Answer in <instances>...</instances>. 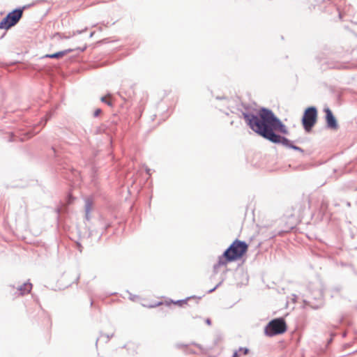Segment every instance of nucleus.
Segmentation results:
<instances>
[{
    "mask_svg": "<svg viewBox=\"0 0 357 357\" xmlns=\"http://www.w3.org/2000/svg\"><path fill=\"white\" fill-rule=\"evenodd\" d=\"M243 116L250 129L259 135L271 142L280 143L286 146L298 149V147L293 146L288 139L274 132V131H278L283 134H288V130L271 110L262 108L259 111L258 115L243 113Z\"/></svg>",
    "mask_w": 357,
    "mask_h": 357,
    "instance_id": "nucleus-1",
    "label": "nucleus"
},
{
    "mask_svg": "<svg viewBox=\"0 0 357 357\" xmlns=\"http://www.w3.org/2000/svg\"><path fill=\"white\" fill-rule=\"evenodd\" d=\"M248 250V245L240 240H235L218 259V266L241 259Z\"/></svg>",
    "mask_w": 357,
    "mask_h": 357,
    "instance_id": "nucleus-2",
    "label": "nucleus"
},
{
    "mask_svg": "<svg viewBox=\"0 0 357 357\" xmlns=\"http://www.w3.org/2000/svg\"><path fill=\"white\" fill-rule=\"evenodd\" d=\"M286 322L282 318H278L271 321L264 329V333L269 337L282 334L287 331Z\"/></svg>",
    "mask_w": 357,
    "mask_h": 357,
    "instance_id": "nucleus-3",
    "label": "nucleus"
},
{
    "mask_svg": "<svg viewBox=\"0 0 357 357\" xmlns=\"http://www.w3.org/2000/svg\"><path fill=\"white\" fill-rule=\"evenodd\" d=\"M23 9L18 8L9 13L6 17L0 22V29H8L15 25L22 18Z\"/></svg>",
    "mask_w": 357,
    "mask_h": 357,
    "instance_id": "nucleus-4",
    "label": "nucleus"
},
{
    "mask_svg": "<svg viewBox=\"0 0 357 357\" xmlns=\"http://www.w3.org/2000/svg\"><path fill=\"white\" fill-rule=\"evenodd\" d=\"M317 119V111L315 107L307 108L302 118V124L307 132H310L315 125Z\"/></svg>",
    "mask_w": 357,
    "mask_h": 357,
    "instance_id": "nucleus-5",
    "label": "nucleus"
},
{
    "mask_svg": "<svg viewBox=\"0 0 357 357\" xmlns=\"http://www.w3.org/2000/svg\"><path fill=\"white\" fill-rule=\"evenodd\" d=\"M326 119L328 127L332 129H336L337 128V121L334 117L331 110L328 108L325 109Z\"/></svg>",
    "mask_w": 357,
    "mask_h": 357,
    "instance_id": "nucleus-6",
    "label": "nucleus"
},
{
    "mask_svg": "<svg viewBox=\"0 0 357 357\" xmlns=\"http://www.w3.org/2000/svg\"><path fill=\"white\" fill-rule=\"evenodd\" d=\"M289 218H286L283 220V223L285 227H284L282 231L288 232V231H291L293 228H294L296 227V225L299 222L297 220H295L293 222H291V221L289 222Z\"/></svg>",
    "mask_w": 357,
    "mask_h": 357,
    "instance_id": "nucleus-7",
    "label": "nucleus"
},
{
    "mask_svg": "<svg viewBox=\"0 0 357 357\" xmlns=\"http://www.w3.org/2000/svg\"><path fill=\"white\" fill-rule=\"evenodd\" d=\"M32 284L30 283H24L22 286H20L18 289V296H23L24 294H26L29 293L31 290Z\"/></svg>",
    "mask_w": 357,
    "mask_h": 357,
    "instance_id": "nucleus-8",
    "label": "nucleus"
},
{
    "mask_svg": "<svg viewBox=\"0 0 357 357\" xmlns=\"http://www.w3.org/2000/svg\"><path fill=\"white\" fill-rule=\"evenodd\" d=\"M71 51H72V50L61 51V52H56L54 54H47L45 56L48 57V58H51V59H58V58L63 57L67 53L70 52Z\"/></svg>",
    "mask_w": 357,
    "mask_h": 357,
    "instance_id": "nucleus-9",
    "label": "nucleus"
},
{
    "mask_svg": "<svg viewBox=\"0 0 357 357\" xmlns=\"http://www.w3.org/2000/svg\"><path fill=\"white\" fill-rule=\"evenodd\" d=\"M92 206H93V204H92V202L90 199H87L86 200V203H85V211H86V218L87 220L89 219V213H90V211H91L92 209Z\"/></svg>",
    "mask_w": 357,
    "mask_h": 357,
    "instance_id": "nucleus-10",
    "label": "nucleus"
},
{
    "mask_svg": "<svg viewBox=\"0 0 357 357\" xmlns=\"http://www.w3.org/2000/svg\"><path fill=\"white\" fill-rule=\"evenodd\" d=\"M101 101L103 102H105L108 105H110V106L112 105V101H111V96L110 95H107L106 96L102 97L101 98Z\"/></svg>",
    "mask_w": 357,
    "mask_h": 357,
    "instance_id": "nucleus-11",
    "label": "nucleus"
},
{
    "mask_svg": "<svg viewBox=\"0 0 357 357\" xmlns=\"http://www.w3.org/2000/svg\"><path fill=\"white\" fill-rule=\"evenodd\" d=\"M187 301L188 299L186 300H179V301H172V303H174V305H176L179 307H183L184 305H186L187 304Z\"/></svg>",
    "mask_w": 357,
    "mask_h": 357,
    "instance_id": "nucleus-12",
    "label": "nucleus"
},
{
    "mask_svg": "<svg viewBox=\"0 0 357 357\" xmlns=\"http://www.w3.org/2000/svg\"><path fill=\"white\" fill-rule=\"evenodd\" d=\"M161 305H162V302H158V303H152V304L144 305L148 307H155Z\"/></svg>",
    "mask_w": 357,
    "mask_h": 357,
    "instance_id": "nucleus-13",
    "label": "nucleus"
},
{
    "mask_svg": "<svg viewBox=\"0 0 357 357\" xmlns=\"http://www.w3.org/2000/svg\"><path fill=\"white\" fill-rule=\"evenodd\" d=\"M101 112L102 111L100 109H96L93 114L94 116H98L101 113Z\"/></svg>",
    "mask_w": 357,
    "mask_h": 357,
    "instance_id": "nucleus-14",
    "label": "nucleus"
},
{
    "mask_svg": "<svg viewBox=\"0 0 357 357\" xmlns=\"http://www.w3.org/2000/svg\"><path fill=\"white\" fill-rule=\"evenodd\" d=\"M72 284V282H68L66 285V287L70 286Z\"/></svg>",
    "mask_w": 357,
    "mask_h": 357,
    "instance_id": "nucleus-15",
    "label": "nucleus"
},
{
    "mask_svg": "<svg viewBox=\"0 0 357 357\" xmlns=\"http://www.w3.org/2000/svg\"><path fill=\"white\" fill-rule=\"evenodd\" d=\"M233 357H238V354H237V353H236V352H235V353H234V356H233Z\"/></svg>",
    "mask_w": 357,
    "mask_h": 357,
    "instance_id": "nucleus-16",
    "label": "nucleus"
},
{
    "mask_svg": "<svg viewBox=\"0 0 357 357\" xmlns=\"http://www.w3.org/2000/svg\"><path fill=\"white\" fill-rule=\"evenodd\" d=\"M66 279V278H63L61 279V281L65 280Z\"/></svg>",
    "mask_w": 357,
    "mask_h": 357,
    "instance_id": "nucleus-17",
    "label": "nucleus"
}]
</instances>
